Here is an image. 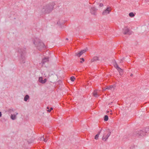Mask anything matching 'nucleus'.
Wrapping results in <instances>:
<instances>
[{"label": "nucleus", "instance_id": "nucleus-14", "mask_svg": "<svg viewBox=\"0 0 149 149\" xmlns=\"http://www.w3.org/2000/svg\"><path fill=\"white\" fill-rule=\"evenodd\" d=\"M93 96L95 97H98L99 96V95L95 91H94L93 93Z\"/></svg>", "mask_w": 149, "mask_h": 149}, {"label": "nucleus", "instance_id": "nucleus-22", "mask_svg": "<svg viewBox=\"0 0 149 149\" xmlns=\"http://www.w3.org/2000/svg\"><path fill=\"white\" fill-rule=\"evenodd\" d=\"M149 129V128L148 127H146L145 128V133H148V132H149V130H148Z\"/></svg>", "mask_w": 149, "mask_h": 149}, {"label": "nucleus", "instance_id": "nucleus-11", "mask_svg": "<svg viewBox=\"0 0 149 149\" xmlns=\"http://www.w3.org/2000/svg\"><path fill=\"white\" fill-rule=\"evenodd\" d=\"M114 67L116 68L119 72H122V70L120 68L116 63L114 65Z\"/></svg>", "mask_w": 149, "mask_h": 149}, {"label": "nucleus", "instance_id": "nucleus-27", "mask_svg": "<svg viewBox=\"0 0 149 149\" xmlns=\"http://www.w3.org/2000/svg\"><path fill=\"white\" fill-rule=\"evenodd\" d=\"M81 59L82 60V61H84V58H81Z\"/></svg>", "mask_w": 149, "mask_h": 149}, {"label": "nucleus", "instance_id": "nucleus-26", "mask_svg": "<svg viewBox=\"0 0 149 149\" xmlns=\"http://www.w3.org/2000/svg\"><path fill=\"white\" fill-rule=\"evenodd\" d=\"M103 6V4L102 3H100V6L101 7H102Z\"/></svg>", "mask_w": 149, "mask_h": 149}, {"label": "nucleus", "instance_id": "nucleus-23", "mask_svg": "<svg viewBox=\"0 0 149 149\" xmlns=\"http://www.w3.org/2000/svg\"><path fill=\"white\" fill-rule=\"evenodd\" d=\"M75 79V78L74 77H70V80L72 81H74Z\"/></svg>", "mask_w": 149, "mask_h": 149}, {"label": "nucleus", "instance_id": "nucleus-10", "mask_svg": "<svg viewBox=\"0 0 149 149\" xmlns=\"http://www.w3.org/2000/svg\"><path fill=\"white\" fill-rule=\"evenodd\" d=\"M114 86L113 85H110L109 86H106L103 89V90H109V89L111 90L112 88H114Z\"/></svg>", "mask_w": 149, "mask_h": 149}, {"label": "nucleus", "instance_id": "nucleus-2", "mask_svg": "<svg viewBox=\"0 0 149 149\" xmlns=\"http://www.w3.org/2000/svg\"><path fill=\"white\" fill-rule=\"evenodd\" d=\"M53 8V6L52 5H48L44 7L43 9H44V12L45 13H48L52 11ZM44 11V10H43Z\"/></svg>", "mask_w": 149, "mask_h": 149}, {"label": "nucleus", "instance_id": "nucleus-12", "mask_svg": "<svg viewBox=\"0 0 149 149\" xmlns=\"http://www.w3.org/2000/svg\"><path fill=\"white\" fill-rule=\"evenodd\" d=\"M49 61L48 58H45L43 59L41 62L42 63L44 64L45 63Z\"/></svg>", "mask_w": 149, "mask_h": 149}, {"label": "nucleus", "instance_id": "nucleus-29", "mask_svg": "<svg viewBox=\"0 0 149 149\" xmlns=\"http://www.w3.org/2000/svg\"><path fill=\"white\" fill-rule=\"evenodd\" d=\"M51 111L53 109V108L52 107H51L50 109Z\"/></svg>", "mask_w": 149, "mask_h": 149}, {"label": "nucleus", "instance_id": "nucleus-20", "mask_svg": "<svg viewBox=\"0 0 149 149\" xmlns=\"http://www.w3.org/2000/svg\"><path fill=\"white\" fill-rule=\"evenodd\" d=\"M108 119V117L107 116L105 115V116L104 118V120L105 121H107Z\"/></svg>", "mask_w": 149, "mask_h": 149}, {"label": "nucleus", "instance_id": "nucleus-5", "mask_svg": "<svg viewBox=\"0 0 149 149\" xmlns=\"http://www.w3.org/2000/svg\"><path fill=\"white\" fill-rule=\"evenodd\" d=\"M123 33L125 35H130L131 34L130 30L127 28V26H125L123 30Z\"/></svg>", "mask_w": 149, "mask_h": 149}, {"label": "nucleus", "instance_id": "nucleus-1", "mask_svg": "<svg viewBox=\"0 0 149 149\" xmlns=\"http://www.w3.org/2000/svg\"><path fill=\"white\" fill-rule=\"evenodd\" d=\"M37 47H40L41 48H45V46L44 43L38 39L36 38V40L33 42V43L36 45L37 44Z\"/></svg>", "mask_w": 149, "mask_h": 149}, {"label": "nucleus", "instance_id": "nucleus-18", "mask_svg": "<svg viewBox=\"0 0 149 149\" xmlns=\"http://www.w3.org/2000/svg\"><path fill=\"white\" fill-rule=\"evenodd\" d=\"M16 116L15 115L11 114V118L13 120L15 119Z\"/></svg>", "mask_w": 149, "mask_h": 149}, {"label": "nucleus", "instance_id": "nucleus-9", "mask_svg": "<svg viewBox=\"0 0 149 149\" xmlns=\"http://www.w3.org/2000/svg\"><path fill=\"white\" fill-rule=\"evenodd\" d=\"M86 52V51L85 50H82L80 52H79L78 53H76V56L79 57Z\"/></svg>", "mask_w": 149, "mask_h": 149}, {"label": "nucleus", "instance_id": "nucleus-32", "mask_svg": "<svg viewBox=\"0 0 149 149\" xmlns=\"http://www.w3.org/2000/svg\"><path fill=\"white\" fill-rule=\"evenodd\" d=\"M80 63H82V61H80Z\"/></svg>", "mask_w": 149, "mask_h": 149}, {"label": "nucleus", "instance_id": "nucleus-3", "mask_svg": "<svg viewBox=\"0 0 149 149\" xmlns=\"http://www.w3.org/2000/svg\"><path fill=\"white\" fill-rule=\"evenodd\" d=\"M110 135L111 132H110L109 131H107L103 135V136L102 137V140L104 141H106L108 139V137Z\"/></svg>", "mask_w": 149, "mask_h": 149}, {"label": "nucleus", "instance_id": "nucleus-4", "mask_svg": "<svg viewBox=\"0 0 149 149\" xmlns=\"http://www.w3.org/2000/svg\"><path fill=\"white\" fill-rule=\"evenodd\" d=\"M133 134L134 135L138 136H144L146 134L145 132L141 130L135 132Z\"/></svg>", "mask_w": 149, "mask_h": 149}, {"label": "nucleus", "instance_id": "nucleus-15", "mask_svg": "<svg viewBox=\"0 0 149 149\" xmlns=\"http://www.w3.org/2000/svg\"><path fill=\"white\" fill-rule=\"evenodd\" d=\"M47 136H46V138H44V136L41 137L40 138V140L41 141H43L45 142H46L47 141V139H46L47 138Z\"/></svg>", "mask_w": 149, "mask_h": 149}, {"label": "nucleus", "instance_id": "nucleus-13", "mask_svg": "<svg viewBox=\"0 0 149 149\" xmlns=\"http://www.w3.org/2000/svg\"><path fill=\"white\" fill-rule=\"evenodd\" d=\"M98 57L97 56L94 57L93 58L91 59V62H94L95 61L98 60Z\"/></svg>", "mask_w": 149, "mask_h": 149}, {"label": "nucleus", "instance_id": "nucleus-35", "mask_svg": "<svg viewBox=\"0 0 149 149\" xmlns=\"http://www.w3.org/2000/svg\"><path fill=\"white\" fill-rule=\"evenodd\" d=\"M111 111H112V110H111V111H110V112H111Z\"/></svg>", "mask_w": 149, "mask_h": 149}, {"label": "nucleus", "instance_id": "nucleus-7", "mask_svg": "<svg viewBox=\"0 0 149 149\" xmlns=\"http://www.w3.org/2000/svg\"><path fill=\"white\" fill-rule=\"evenodd\" d=\"M111 8H107V9L104 10L102 13L103 15H106L109 13L111 10Z\"/></svg>", "mask_w": 149, "mask_h": 149}, {"label": "nucleus", "instance_id": "nucleus-25", "mask_svg": "<svg viewBox=\"0 0 149 149\" xmlns=\"http://www.w3.org/2000/svg\"><path fill=\"white\" fill-rule=\"evenodd\" d=\"M47 109H48L47 110V111L48 112H50L51 111V110L50 109H49V108L48 107H47Z\"/></svg>", "mask_w": 149, "mask_h": 149}, {"label": "nucleus", "instance_id": "nucleus-17", "mask_svg": "<svg viewBox=\"0 0 149 149\" xmlns=\"http://www.w3.org/2000/svg\"><path fill=\"white\" fill-rule=\"evenodd\" d=\"M100 131L98 132V133L95 136V139H96V140L98 139V137H99V136L100 134Z\"/></svg>", "mask_w": 149, "mask_h": 149}, {"label": "nucleus", "instance_id": "nucleus-33", "mask_svg": "<svg viewBox=\"0 0 149 149\" xmlns=\"http://www.w3.org/2000/svg\"><path fill=\"white\" fill-rule=\"evenodd\" d=\"M109 111H107V113H109Z\"/></svg>", "mask_w": 149, "mask_h": 149}, {"label": "nucleus", "instance_id": "nucleus-21", "mask_svg": "<svg viewBox=\"0 0 149 149\" xmlns=\"http://www.w3.org/2000/svg\"><path fill=\"white\" fill-rule=\"evenodd\" d=\"M39 81L41 83H42V82H43V79L42 78V77H40L39 78Z\"/></svg>", "mask_w": 149, "mask_h": 149}, {"label": "nucleus", "instance_id": "nucleus-30", "mask_svg": "<svg viewBox=\"0 0 149 149\" xmlns=\"http://www.w3.org/2000/svg\"><path fill=\"white\" fill-rule=\"evenodd\" d=\"M133 75V74H130V76L132 77V76Z\"/></svg>", "mask_w": 149, "mask_h": 149}, {"label": "nucleus", "instance_id": "nucleus-28", "mask_svg": "<svg viewBox=\"0 0 149 149\" xmlns=\"http://www.w3.org/2000/svg\"><path fill=\"white\" fill-rule=\"evenodd\" d=\"M1 112H0V117H1Z\"/></svg>", "mask_w": 149, "mask_h": 149}, {"label": "nucleus", "instance_id": "nucleus-19", "mask_svg": "<svg viewBox=\"0 0 149 149\" xmlns=\"http://www.w3.org/2000/svg\"><path fill=\"white\" fill-rule=\"evenodd\" d=\"M129 15L130 17H132L135 16V15L133 13L131 12L129 14Z\"/></svg>", "mask_w": 149, "mask_h": 149}, {"label": "nucleus", "instance_id": "nucleus-16", "mask_svg": "<svg viewBox=\"0 0 149 149\" xmlns=\"http://www.w3.org/2000/svg\"><path fill=\"white\" fill-rule=\"evenodd\" d=\"M29 96L28 95H26L24 98V100L25 101H27L29 99Z\"/></svg>", "mask_w": 149, "mask_h": 149}, {"label": "nucleus", "instance_id": "nucleus-24", "mask_svg": "<svg viewBox=\"0 0 149 149\" xmlns=\"http://www.w3.org/2000/svg\"><path fill=\"white\" fill-rule=\"evenodd\" d=\"M47 81V79H45L44 80H43V82H42V84H44Z\"/></svg>", "mask_w": 149, "mask_h": 149}, {"label": "nucleus", "instance_id": "nucleus-8", "mask_svg": "<svg viewBox=\"0 0 149 149\" xmlns=\"http://www.w3.org/2000/svg\"><path fill=\"white\" fill-rule=\"evenodd\" d=\"M97 10V9H96L95 8H92L91 9V13L92 14L95 15Z\"/></svg>", "mask_w": 149, "mask_h": 149}, {"label": "nucleus", "instance_id": "nucleus-31", "mask_svg": "<svg viewBox=\"0 0 149 149\" xmlns=\"http://www.w3.org/2000/svg\"><path fill=\"white\" fill-rule=\"evenodd\" d=\"M110 114L112 115V111H111V112H110Z\"/></svg>", "mask_w": 149, "mask_h": 149}, {"label": "nucleus", "instance_id": "nucleus-6", "mask_svg": "<svg viewBox=\"0 0 149 149\" xmlns=\"http://www.w3.org/2000/svg\"><path fill=\"white\" fill-rule=\"evenodd\" d=\"M18 52L21 55L22 58H23L24 57V54L25 53V50L24 49L22 50V49H20L18 50Z\"/></svg>", "mask_w": 149, "mask_h": 149}, {"label": "nucleus", "instance_id": "nucleus-34", "mask_svg": "<svg viewBox=\"0 0 149 149\" xmlns=\"http://www.w3.org/2000/svg\"><path fill=\"white\" fill-rule=\"evenodd\" d=\"M66 40H68V38H67L66 39Z\"/></svg>", "mask_w": 149, "mask_h": 149}]
</instances>
